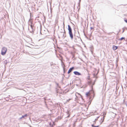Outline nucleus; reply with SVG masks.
Here are the masks:
<instances>
[{"label":"nucleus","instance_id":"f03ea898","mask_svg":"<svg viewBox=\"0 0 127 127\" xmlns=\"http://www.w3.org/2000/svg\"><path fill=\"white\" fill-rule=\"evenodd\" d=\"M74 36L75 38L74 41L76 42H77V41L80 39L79 32H76L74 33Z\"/></svg>","mask_w":127,"mask_h":127},{"label":"nucleus","instance_id":"dca6fc26","mask_svg":"<svg viewBox=\"0 0 127 127\" xmlns=\"http://www.w3.org/2000/svg\"><path fill=\"white\" fill-rule=\"evenodd\" d=\"M63 25H64V23H63Z\"/></svg>","mask_w":127,"mask_h":127},{"label":"nucleus","instance_id":"1a4fd4ad","mask_svg":"<svg viewBox=\"0 0 127 127\" xmlns=\"http://www.w3.org/2000/svg\"><path fill=\"white\" fill-rule=\"evenodd\" d=\"M113 50H115L118 48V47L116 46L113 45Z\"/></svg>","mask_w":127,"mask_h":127},{"label":"nucleus","instance_id":"a211bd4d","mask_svg":"<svg viewBox=\"0 0 127 127\" xmlns=\"http://www.w3.org/2000/svg\"><path fill=\"white\" fill-rule=\"evenodd\" d=\"M69 115H68V116L67 117H69Z\"/></svg>","mask_w":127,"mask_h":127},{"label":"nucleus","instance_id":"39448f33","mask_svg":"<svg viewBox=\"0 0 127 127\" xmlns=\"http://www.w3.org/2000/svg\"><path fill=\"white\" fill-rule=\"evenodd\" d=\"M64 32H61V33L62 34H61V37H62L63 38H64L65 36H64V35L65 34V31L64 29Z\"/></svg>","mask_w":127,"mask_h":127},{"label":"nucleus","instance_id":"aec40b11","mask_svg":"<svg viewBox=\"0 0 127 127\" xmlns=\"http://www.w3.org/2000/svg\"><path fill=\"white\" fill-rule=\"evenodd\" d=\"M94 122H95L94 124H95V121H94Z\"/></svg>","mask_w":127,"mask_h":127},{"label":"nucleus","instance_id":"9b49d317","mask_svg":"<svg viewBox=\"0 0 127 127\" xmlns=\"http://www.w3.org/2000/svg\"><path fill=\"white\" fill-rule=\"evenodd\" d=\"M92 127H99V126H95L93 124L92 125Z\"/></svg>","mask_w":127,"mask_h":127},{"label":"nucleus","instance_id":"f257e3e1","mask_svg":"<svg viewBox=\"0 0 127 127\" xmlns=\"http://www.w3.org/2000/svg\"><path fill=\"white\" fill-rule=\"evenodd\" d=\"M68 30L69 31L68 33L69 34V36L70 37L71 39L72 40L73 39V35L72 32V29L69 25H68Z\"/></svg>","mask_w":127,"mask_h":127},{"label":"nucleus","instance_id":"2eb2a0df","mask_svg":"<svg viewBox=\"0 0 127 127\" xmlns=\"http://www.w3.org/2000/svg\"><path fill=\"white\" fill-rule=\"evenodd\" d=\"M124 21L125 22L127 23V20H125Z\"/></svg>","mask_w":127,"mask_h":127},{"label":"nucleus","instance_id":"9d476101","mask_svg":"<svg viewBox=\"0 0 127 127\" xmlns=\"http://www.w3.org/2000/svg\"><path fill=\"white\" fill-rule=\"evenodd\" d=\"M86 96H88L89 95H90V93H89L88 92L86 94Z\"/></svg>","mask_w":127,"mask_h":127},{"label":"nucleus","instance_id":"0eeeda50","mask_svg":"<svg viewBox=\"0 0 127 127\" xmlns=\"http://www.w3.org/2000/svg\"><path fill=\"white\" fill-rule=\"evenodd\" d=\"M28 116V115L27 114H26L22 116V117L19 118V120H20L23 118H24L25 117H26L27 116Z\"/></svg>","mask_w":127,"mask_h":127},{"label":"nucleus","instance_id":"7ed1b4c3","mask_svg":"<svg viewBox=\"0 0 127 127\" xmlns=\"http://www.w3.org/2000/svg\"><path fill=\"white\" fill-rule=\"evenodd\" d=\"M7 50L6 48L5 47L2 48L1 50V54L3 55H4L6 53Z\"/></svg>","mask_w":127,"mask_h":127},{"label":"nucleus","instance_id":"412c9836","mask_svg":"<svg viewBox=\"0 0 127 127\" xmlns=\"http://www.w3.org/2000/svg\"><path fill=\"white\" fill-rule=\"evenodd\" d=\"M97 120V119H95V120Z\"/></svg>","mask_w":127,"mask_h":127},{"label":"nucleus","instance_id":"4468645a","mask_svg":"<svg viewBox=\"0 0 127 127\" xmlns=\"http://www.w3.org/2000/svg\"><path fill=\"white\" fill-rule=\"evenodd\" d=\"M125 105H126V106H127V102H126L125 103Z\"/></svg>","mask_w":127,"mask_h":127},{"label":"nucleus","instance_id":"4be33fe9","mask_svg":"<svg viewBox=\"0 0 127 127\" xmlns=\"http://www.w3.org/2000/svg\"><path fill=\"white\" fill-rule=\"evenodd\" d=\"M81 0H79V1H80Z\"/></svg>","mask_w":127,"mask_h":127},{"label":"nucleus","instance_id":"20e7f679","mask_svg":"<svg viewBox=\"0 0 127 127\" xmlns=\"http://www.w3.org/2000/svg\"><path fill=\"white\" fill-rule=\"evenodd\" d=\"M28 30L30 31V32L31 33L33 32L34 30L33 27L32 25H30V27L28 28Z\"/></svg>","mask_w":127,"mask_h":127},{"label":"nucleus","instance_id":"6ab92c4d","mask_svg":"<svg viewBox=\"0 0 127 127\" xmlns=\"http://www.w3.org/2000/svg\"><path fill=\"white\" fill-rule=\"evenodd\" d=\"M124 30H123V31L122 32H124Z\"/></svg>","mask_w":127,"mask_h":127},{"label":"nucleus","instance_id":"f3484780","mask_svg":"<svg viewBox=\"0 0 127 127\" xmlns=\"http://www.w3.org/2000/svg\"><path fill=\"white\" fill-rule=\"evenodd\" d=\"M90 29H91V30H92V29H93V28L92 27H91L90 28Z\"/></svg>","mask_w":127,"mask_h":127},{"label":"nucleus","instance_id":"ddd939ff","mask_svg":"<svg viewBox=\"0 0 127 127\" xmlns=\"http://www.w3.org/2000/svg\"><path fill=\"white\" fill-rule=\"evenodd\" d=\"M71 99H69L67 100L66 101L67 102H68Z\"/></svg>","mask_w":127,"mask_h":127},{"label":"nucleus","instance_id":"423d86ee","mask_svg":"<svg viewBox=\"0 0 127 127\" xmlns=\"http://www.w3.org/2000/svg\"><path fill=\"white\" fill-rule=\"evenodd\" d=\"M74 69V67H72L70 68V69L69 70L68 72V73H69L71 72L72 70Z\"/></svg>","mask_w":127,"mask_h":127},{"label":"nucleus","instance_id":"f8f14e48","mask_svg":"<svg viewBox=\"0 0 127 127\" xmlns=\"http://www.w3.org/2000/svg\"><path fill=\"white\" fill-rule=\"evenodd\" d=\"M125 38L124 37H122V38H121L120 39V40H122V39H125Z\"/></svg>","mask_w":127,"mask_h":127},{"label":"nucleus","instance_id":"6e6552de","mask_svg":"<svg viewBox=\"0 0 127 127\" xmlns=\"http://www.w3.org/2000/svg\"><path fill=\"white\" fill-rule=\"evenodd\" d=\"M73 73L76 75H81L80 73L77 71H74Z\"/></svg>","mask_w":127,"mask_h":127}]
</instances>
